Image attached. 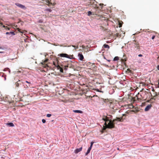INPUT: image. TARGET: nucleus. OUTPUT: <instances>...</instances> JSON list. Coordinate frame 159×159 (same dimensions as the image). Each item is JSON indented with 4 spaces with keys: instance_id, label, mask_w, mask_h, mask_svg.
Returning <instances> with one entry per match:
<instances>
[{
    "instance_id": "obj_1",
    "label": "nucleus",
    "mask_w": 159,
    "mask_h": 159,
    "mask_svg": "<svg viewBox=\"0 0 159 159\" xmlns=\"http://www.w3.org/2000/svg\"><path fill=\"white\" fill-rule=\"evenodd\" d=\"M112 116L108 115L104 116L103 118L105 121L104 124L106 128L111 129L114 127V124L116 123V121H122L123 119L122 117H117L116 119L112 120Z\"/></svg>"
},
{
    "instance_id": "obj_2",
    "label": "nucleus",
    "mask_w": 159,
    "mask_h": 159,
    "mask_svg": "<svg viewBox=\"0 0 159 159\" xmlns=\"http://www.w3.org/2000/svg\"><path fill=\"white\" fill-rule=\"evenodd\" d=\"M15 5H16L17 7H19L20 8L23 9L24 10H25L26 8L25 7V6L24 5H23L21 4H20L18 3H15Z\"/></svg>"
},
{
    "instance_id": "obj_3",
    "label": "nucleus",
    "mask_w": 159,
    "mask_h": 159,
    "mask_svg": "<svg viewBox=\"0 0 159 159\" xmlns=\"http://www.w3.org/2000/svg\"><path fill=\"white\" fill-rule=\"evenodd\" d=\"M58 56H60L61 57H65L67 58H70V59H71L69 55L66 54V53H61L58 54Z\"/></svg>"
},
{
    "instance_id": "obj_4",
    "label": "nucleus",
    "mask_w": 159,
    "mask_h": 159,
    "mask_svg": "<svg viewBox=\"0 0 159 159\" xmlns=\"http://www.w3.org/2000/svg\"><path fill=\"white\" fill-rule=\"evenodd\" d=\"M78 56L79 57V58L80 61H83L84 59V57L82 53H79Z\"/></svg>"
},
{
    "instance_id": "obj_5",
    "label": "nucleus",
    "mask_w": 159,
    "mask_h": 159,
    "mask_svg": "<svg viewBox=\"0 0 159 159\" xmlns=\"http://www.w3.org/2000/svg\"><path fill=\"white\" fill-rule=\"evenodd\" d=\"M74 63L73 62H72L70 61L69 62L67 65V67H69L70 68H73L74 66Z\"/></svg>"
},
{
    "instance_id": "obj_6",
    "label": "nucleus",
    "mask_w": 159,
    "mask_h": 159,
    "mask_svg": "<svg viewBox=\"0 0 159 159\" xmlns=\"http://www.w3.org/2000/svg\"><path fill=\"white\" fill-rule=\"evenodd\" d=\"M82 147H81L79 148H77L75 150L74 152L76 154L78 153V152L82 151Z\"/></svg>"
},
{
    "instance_id": "obj_7",
    "label": "nucleus",
    "mask_w": 159,
    "mask_h": 159,
    "mask_svg": "<svg viewBox=\"0 0 159 159\" xmlns=\"http://www.w3.org/2000/svg\"><path fill=\"white\" fill-rule=\"evenodd\" d=\"M152 106L151 105H147L145 108L144 110L145 111H147L149 110L151 107Z\"/></svg>"
},
{
    "instance_id": "obj_8",
    "label": "nucleus",
    "mask_w": 159,
    "mask_h": 159,
    "mask_svg": "<svg viewBox=\"0 0 159 159\" xmlns=\"http://www.w3.org/2000/svg\"><path fill=\"white\" fill-rule=\"evenodd\" d=\"M7 35H11V36L14 35H15V34L14 32H7L6 33Z\"/></svg>"
},
{
    "instance_id": "obj_9",
    "label": "nucleus",
    "mask_w": 159,
    "mask_h": 159,
    "mask_svg": "<svg viewBox=\"0 0 159 159\" xmlns=\"http://www.w3.org/2000/svg\"><path fill=\"white\" fill-rule=\"evenodd\" d=\"M73 112L75 113H83V111H82L79 110H73Z\"/></svg>"
},
{
    "instance_id": "obj_10",
    "label": "nucleus",
    "mask_w": 159,
    "mask_h": 159,
    "mask_svg": "<svg viewBox=\"0 0 159 159\" xmlns=\"http://www.w3.org/2000/svg\"><path fill=\"white\" fill-rule=\"evenodd\" d=\"M6 125L10 127H13L14 126V124L11 122L7 123H6Z\"/></svg>"
},
{
    "instance_id": "obj_11",
    "label": "nucleus",
    "mask_w": 159,
    "mask_h": 159,
    "mask_svg": "<svg viewBox=\"0 0 159 159\" xmlns=\"http://www.w3.org/2000/svg\"><path fill=\"white\" fill-rule=\"evenodd\" d=\"M91 148H92V147H89L88 148V149L87 151V152L85 153V156H87L90 152V151L91 150Z\"/></svg>"
},
{
    "instance_id": "obj_12",
    "label": "nucleus",
    "mask_w": 159,
    "mask_h": 159,
    "mask_svg": "<svg viewBox=\"0 0 159 159\" xmlns=\"http://www.w3.org/2000/svg\"><path fill=\"white\" fill-rule=\"evenodd\" d=\"M21 81L20 80H19L15 84L16 85V86L18 87H19V85L20 84Z\"/></svg>"
},
{
    "instance_id": "obj_13",
    "label": "nucleus",
    "mask_w": 159,
    "mask_h": 159,
    "mask_svg": "<svg viewBox=\"0 0 159 159\" xmlns=\"http://www.w3.org/2000/svg\"><path fill=\"white\" fill-rule=\"evenodd\" d=\"M59 70L60 72L62 73H63V68L61 67L60 66L58 67L57 68Z\"/></svg>"
},
{
    "instance_id": "obj_14",
    "label": "nucleus",
    "mask_w": 159,
    "mask_h": 159,
    "mask_svg": "<svg viewBox=\"0 0 159 159\" xmlns=\"http://www.w3.org/2000/svg\"><path fill=\"white\" fill-rule=\"evenodd\" d=\"M53 64L55 66L58 68V67L59 66L58 64L57 63H56L55 62H53Z\"/></svg>"
},
{
    "instance_id": "obj_15",
    "label": "nucleus",
    "mask_w": 159,
    "mask_h": 159,
    "mask_svg": "<svg viewBox=\"0 0 159 159\" xmlns=\"http://www.w3.org/2000/svg\"><path fill=\"white\" fill-rule=\"evenodd\" d=\"M103 47H104V48H109V46L108 45L106 44H104Z\"/></svg>"
},
{
    "instance_id": "obj_16",
    "label": "nucleus",
    "mask_w": 159,
    "mask_h": 159,
    "mask_svg": "<svg viewBox=\"0 0 159 159\" xmlns=\"http://www.w3.org/2000/svg\"><path fill=\"white\" fill-rule=\"evenodd\" d=\"M119 59V57H116L114 58L113 60L114 61H118Z\"/></svg>"
},
{
    "instance_id": "obj_17",
    "label": "nucleus",
    "mask_w": 159,
    "mask_h": 159,
    "mask_svg": "<svg viewBox=\"0 0 159 159\" xmlns=\"http://www.w3.org/2000/svg\"><path fill=\"white\" fill-rule=\"evenodd\" d=\"M1 76L2 77H4V80H6V75H5L4 74H3L2 75H1Z\"/></svg>"
},
{
    "instance_id": "obj_18",
    "label": "nucleus",
    "mask_w": 159,
    "mask_h": 159,
    "mask_svg": "<svg viewBox=\"0 0 159 159\" xmlns=\"http://www.w3.org/2000/svg\"><path fill=\"white\" fill-rule=\"evenodd\" d=\"M68 67H67V66H64V67H63V68L65 70H67V68Z\"/></svg>"
},
{
    "instance_id": "obj_19",
    "label": "nucleus",
    "mask_w": 159,
    "mask_h": 159,
    "mask_svg": "<svg viewBox=\"0 0 159 159\" xmlns=\"http://www.w3.org/2000/svg\"><path fill=\"white\" fill-rule=\"evenodd\" d=\"M72 46L73 47H74L75 49V50L78 48V46H75V45H72Z\"/></svg>"
},
{
    "instance_id": "obj_20",
    "label": "nucleus",
    "mask_w": 159,
    "mask_h": 159,
    "mask_svg": "<svg viewBox=\"0 0 159 159\" xmlns=\"http://www.w3.org/2000/svg\"><path fill=\"white\" fill-rule=\"evenodd\" d=\"M92 14V12L90 11H89L88 12V16H91V15Z\"/></svg>"
},
{
    "instance_id": "obj_21",
    "label": "nucleus",
    "mask_w": 159,
    "mask_h": 159,
    "mask_svg": "<svg viewBox=\"0 0 159 159\" xmlns=\"http://www.w3.org/2000/svg\"><path fill=\"white\" fill-rule=\"evenodd\" d=\"M51 114H48L47 115V116L48 117H49L51 116Z\"/></svg>"
},
{
    "instance_id": "obj_22",
    "label": "nucleus",
    "mask_w": 159,
    "mask_h": 159,
    "mask_svg": "<svg viewBox=\"0 0 159 159\" xmlns=\"http://www.w3.org/2000/svg\"><path fill=\"white\" fill-rule=\"evenodd\" d=\"M46 11H48L49 12H51L52 11V10L51 9H46Z\"/></svg>"
},
{
    "instance_id": "obj_23",
    "label": "nucleus",
    "mask_w": 159,
    "mask_h": 159,
    "mask_svg": "<svg viewBox=\"0 0 159 159\" xmlns=\"http://www.w3.org/2000/svg\"><path fill=\"white\" fill-rule=\"evenodd\" d=\"M93 143H94V142H91V143H90V147H92V146H93Z\"/></svg>"
},
{
    "instance_id": "obj_24",
    "label": "nucleus",
    "mask_w": 159,
    "mask_h": 159,
    "mask_svg": "<svg viewBox=\"0 0 159 159\" xmlns=\"http://www.w3.org/2000/svg\"><path fill=\"white\" fill-rule=\"evenodd\" d=\"M156 88H159V81L158 83V84L156 85Z\"/></svg>"
},
{
    "instance_id": "obj_25",
    "label": "nucleus",
    "mask_w": 159,
    "mask_h": 159,
    "mask_svg": "<svg viewBox=\"0 0 159 159\" xmlns=\"http://www.w3.org/2000/svg\"><path fill=\"white\" fill-rule=\"evenodd\" d=\"M46 120L45 119H43L42 120V122L43 123H45L46 122Z\"/></svg>"
},
{
    "instance_id": "obj_26",
    "label": "nucleus",
    "mask_w": 159,
    "mask_h": 159,
    "mask_svg": "<svg viewBox=\"0 0 159 159\" xmlns=\"http://www.w3.org/2000/svg\"><path fill=\"white\" fill-rule=\"evenodd\" d=\"M8 69H9V68H5L4 69L3 71H6L7 70H8Z\"/></svg>"
},
{
    "instance_id": "obj_27",
    "label": "nucleus",
    "mask_w": 159,
    "mask_h": 159,
    "mask_svg": "<svg viewBox=\"0 0 159 159\" xmlns=\"http://www.w3.org/2000/svg\"><path fill=\"white\" fill-rule=\"evenodd\" d=\"M138 56L140 57H142L143 56V55L142 54H140L138 55Z\"/></svg>"
},
{
    "instance_id": "obj_28",
    "label": "nucleus",
    "mask_w": 159,
    "mask_h": 159,
    "mask_svg": "<svg viewBox=\"0 0 159 159\" xmlns=\"http://www.w3.org/2000/svg\"><path fill=\"white\" fill-rule=\"evenodd\" d=\"M155 38V36L153 35L152 36V39H153Z\"/></svg>"
},
{
    "instance_id": "obj_29",
    "label": "nucleus",
    "mask_w": 159,
    "mask_h": 159,
    "mask_svg": "<svg viewBox=\"0 0 159 159\" xmlns=\"http://www.w3.org/2000/svg\"><path fill=\"white\" fill-rule=\"evenodd\" d=\"M8 71L9 74H10V73H11V71H10V69L9 68L8 69Z\"/></svg>"
},
{
    "instance_id": "obj_30",
    "label": "nucleus",
    "mask_w": 159,
    "mask_h": 159,
    "mask_svg": "<svg viewBox=\"0 0 159 159\" xmlns=\"http://www.w3.org/2000/svg\"><path fill=\"white\" fill-rule=\"evenodd\" d=\"M157 68L159 70V65L157 66Z\"/></svg>"
},
{
    "instance_id": "obj_31",
    "label": "nucleus",
    "mask_w": 159,
    "mask_h": 159,
    "mask_svg": "<svg viewBox=\"0 0 159 159\" xmlns=\"http://www.w3.org/2000/svg\"><path fill=\"white\" fill-rule=\"evenodd\" d=\"M0 49H4V48L1 47H0Z\"/></svg>"
},
{
    "instance_id": "obj_32",
    "label": "nucleus",
    "mask_w": 159,
    "mask_h": 159,
    "mask_svg": "<svg viewBox=\"0 0 159 159\" xmlns=\"http://www.w3.org/2000/svg\"><path fill=\"white\" fill-rule=\"evenodd\" d=\"M47 2L49 3V4H50V1H49V0H48V2Z\"/></svg>"
},
{
    "instance_id": "obj_33",
    "label": "nucleus",
    "mask_w": 159,
    "mask_h": 159,
    "mask_svg": "<svg viewBox=\"0 0 159 159\" xmlns=\"http://www.w3.org/2000/svg\"><path fill=\"white\" fill-rule=\"evenodd\" d=\"M26 83H28V84H30V82H28V81H26Z\"/></svg>"
},
{
    "instance_id": "obj_34",
    "label": "nucleus",
    "mask_w": 159,
    "mask_h": 159,
    "mask_svg": "<svg viewBox=\"0 0 159 159\" xmlns=\"http://www.w3.org/2000/svg\"><path fill=\"white\" fill-rule=\"evenodd\" d=\"M107 60V61H108V62H110V61H111L110 60Z\"/></svg>"
},
{
    "instance_id": "obj_35",
    "label": "nucleus",
    "mask_w": 159,
    "mask_h": 159,
    "mask_svg": "<svg viewBox=\"0 0 159 159\" xmlns=\"http://www.w3.org/2000/svg\"><path fill=\"white\" fill-rule=\"evenodd\" d=\"M4 52H0V53H4Z\"/></svg>"
},
{
    "instance_id": "obj_36",
    "label": "nucleus",
    "mask_w": 159,
    "mask_h": 159,
    "mask_svg": "<svg viewBox=\"0 0 159 159\" xmlns=\"http://www.w3.org/2000/svg\"><path fill=\"white\" fill-rule=\"evenodd\" d=\"M26 86H27V87H28L29 86H30V85H26Z\"/></svg>"
},
{
    "instance_id": "obj_37",
    "label": "nucleus",
    "mask_w": 159,
    "mask_h": 159,
    "mask_svg": "<svg viewBox=\"0 0 159 159\" xmlns=\"http://www.w3.org/2000/svg\"><path fill=\"white\" fill-rule=\"evenodd\" d=\"M121 26H122V25H120L119 27H121Z\"/></svg>"
},
{
    "instance_id": "obj_38",
    "label": "nucleus",
    "mask_w": 159,
    "mask_h": 159,
    "mask_svg": "<svg viewBox=\"0 0 159 159\" xmlns=\"http://www.w3.org/2000/svg\"><path fill=\"white\" fill-rule=\"evenodd\" d=\"M2 23L1 22H0V25H2Z\"/></svg>"
},
{
    "instance_id": "obj_39",
    "label": "nucleus",
    "mask_w": 159,
    "mask_h": 159,
    "mask_svg": "<svg viewBox=\"0 0 159 159\" xmlns=\"http://www.w3.org/2000/svg\"><path fill=\"white\" fill-rule=\"evenodd\" d=\"M104 59H106V57H104Z\"/></svg>"
},
{
    "instance_id": "obj_40",
    "label": "nucleus",
    "mask_w": 159,
    "mask_h": 159,
    "mask_svg": "<svg viewBox=\"0 0 159 159\" xmlns=\"http://www.w3.org/2000/svg\"><path fill=\"white\" fill-rule=\"evenodd\" d=\"M95 6L96 7H97V5L95 4Z\"/></svg>"
},
{
    "instance_id": "obj_41",
    "label": "nucleus",
    "mask_w": 159,
    "mask_h": 159,
    "mask_svg": "<svg viewBox=\"0 0 159 159\" xmlns=\"http://www.w3.org/2000/svg\"><path fill=\"white\" fill-rule=\"evenodd\" d=\"M100 5H103V4H100Z\"/></svg>"
},
{
    "instance_id": "obj_42",
    "label": "nucleus",
    "mask_w": 159,
    "mask_h": 159,
    "mask_svg": "<svg viewBox=\"0 0 159 159\" xmlns=\"http://www.w3.org/2000/svg\"><path fill=\"white\" fill-rule=\"evenodd\" d=\"M70 46H71L70 45V46H68V47H70Z\"/></svg>"
},
{
    "instance_id": "obj_43",
    "label": "nucleus",
    "mask_w": 159,
    "mask_h": 159,
    "mask_svg": "<svg viewBox=\"0 0 159 159\" xmlns=\"http://www.w3.org/2000/svg\"><path fill=\"white\" fill-rule=\"evenodd\" d=\"M47 61H48V60H46V62Z\"/></svg>"
},
{
    "instance_id": "obj_44",
    "label": "nucleus",
    "mask_w": 159,
    "mask_h": 159,
    "mask_svg": "<svg viewBox=\"0 0 159 159\" xmlns=\"http://www.w3.org/2000/svg\"><path fill=\"white\" fill-rule=\"evenodd\" d=\"M94 1H95V0H93Z\"/></svg>"
},
{
    "instance_id": "obj_45",
    "label": "nucleus",
    "mask_w": 159,
    "mask_h": 159,
    "mask_svg": "<svg viewBox=\"0 0 159 159\" xmlns=\"http://www.w3.org/2000/svg\"><path fill=\"white\" fill-rule=\"evenodd\" d=\"M0 76H1V75H0Z\"/></svg>"
}]
</instances>
